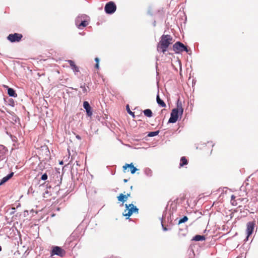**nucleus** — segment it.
<instances>
[{
  "label": "nucleus",
  "instance_id": "obj_35",
  "mask_svg": "<svg viewBox=\"0 0 258 258\" xmlns=\"http://www.w3.org/2000/svg\"><path fill=\"white\" fill-rule=\"evenodd\" d=\"M76 138H77V139H81V137H80L79 135H77V136H76Z\"/></svg>",
  "mask_w": 258,
  "mask_h": 258
},
{
  "label": "nucleus",
  "instance_id": "obj_4",
  "mask_svg": "<svg viewBox=\"0 0 258 258\" xmlns=\"http://www.w3.org/2000/svg\"><path fill=\"white\" fill-rule=\"evenodd\" d=\"M125 210L123 213V215L126 217V219H128L129 217L133 214L139 213V209L133 204L129 205L125 204Z\"/></svg>",
  "mask_w": 258,
  "mask_h": 258
},
{
  "label": "nucleus",
  "instance_id": "obj_28",
  "mask_svg": "<svg viewBox=\"0 0 258 258\" xmlns=\"http://www.w3.org/2000/svg\"><path fill=\"white\" fill-rule=\"evenodd\" d=\"M162 227L163 230L164 231H166L168 230V229L166 227L164 226V225L162 223Z\"/></svg>",
  "mask_w": 258,
  "mask_h": 258
},
{
  "label": "nucleus",
  "instance_id": "obj_27",
  "mask_svg": "<svg viewBox=\"0 0 258 258\" xmlns=\"http://www.w3.org/2000/svg\"><path fill=\"white\" fill-rule=\"evenodd\" d=\"M28 214H29L28 211H27V210L24 211V213H23L24 217H25L27 216L28 215Z\"/></svg>",
  "mask_w": 258,
  "mask_h": 258
},
{
  "label": "nucleus",
  "instance_id": "obj_1",
  "mask_svg": "<svg viewBox=\"0 0 258 258\" xmlns=\"http://www.w3.org/2000/svg\"><path fill=\"white\" fill-rule=\"evenodd\" d=\"M183 113V108L182 107V102L177 100V107L173 108L170 114V117L169 118L168 122V123H175L178 119L179 116H182Z\"/></svg>",
  "mask_w": 258,
  "mask_h": 258
},
{
  "label": "nucleus",
  "instance_id": "obj_8",
  "mask_svg": "<svg viewBox=\"0 0 258 258\" xmlns=\"http://www.w3.org/2000/svg\"><path fill=\"white\" fill-rule=\"evenodd\" d=\"M22 37V34L20 33H15L13 34H10L7 37V39L10 42L14 43L20 41Z\"/></svg>",
  "mask_w": 258,
  "mask_h": 258
},
{
  "label": "nucleus",
  "instance_id": "obj_2",
  "mask_svg": "<svg viewBox=\"0 0 258 258\" xmlns=\"http://www.w3.org/2000/svg\"><path fill=\"white\" fill-rule=\"evenodd\" d=\"M172 37L169 35H163L157 46V50L164 53L169 45L171 43Z\"/></svg>",
  "mask_w": 258,
  "mask_h": 258
},
{
  "label": "nucleus",
  "instance_id": "obj_26",
  "mask_svg": "<svg viewBox=\"0 0 258 258\" xmlns=\"http://www.w3.org/2000/svg\"><path fill=\"white\" fill-rule=\"evenodd\" d=\"M9 105L12 106H14L15 102H14V100L12 99H10Z\"/></svg>",
  "mask_w": 258,
  "mask_h": 258
},
{
  "label": "nucleus",
  "instance_id": "obj_41",
  "mask_svg": "<svg viewBox=\"0 0 258 258\" xmlns=\"http://www.w3.org/2000/svg\"><path fill=\"white\" fill-rule=\"evenodd\" d=\"M2 251V247H1V246L0 245V251Z\"/></svg>",
  "mask_w": 258,
  "mask_h": 258
},
{
  "label": "nucleus",
  "instance_id": "obj_10",
  "mask_svg": "<svg viewBox=\"0 0 258 258\" xmlns=\"http://www.w3.org/2000/svg\"><path fill=\"white\" fill-rule=\"evenodd\" d=\"M83 107L86 111V114L88 116L91 117L92 115V108L88 101H84L83 102Z\"/></svg>",
  "mask_w": 258,
  "mask_h": 258
},
{
  "label": "nucleus",
  "instance_id": "obj_32",
  "mask_svg": "<svg viewBox=\"0 0 258 258\" xmlns=\"http://www.w3.org/2000/svg\"><path fill=\"white\" fill-rule=\"evenodd\" d=\"M95 67L96 69H99V63H96Z\"/></svg>",
  "mask_w": 258,
  "mask_h": 258
},
{
  "label": "nucleus",
  "instance_id": "obj_40",
  "mask_svg": "<svg viewBox=\"0 0 258 258\" xmlns=\"http://www.w3.org/2000/svg\"><path fill=\"white\" fill-rule=\"evenodd\" d=\"M45 193L46 194H48V191L47 190V191H45Z\"/></svg>",
  "mask_w": 258,
  "mask_h": 258
},
{
  "label": "nucleus",
  "instance_id": "obj_39",
  "mask_svg": "<svg viewBox=\"0 0 258 258\" xmlns=\"http://www.w3.org/2000/svg\"><path fill=\"white\" fill-rule=\"evenodd\" d=\"M59 164H60V165L63 164V161H60V162H59Z\"/></svg>",
  "mask_w": 258,
  "mask_h": 258
},
{
  "label": "nucleus",
  "instance_id": "obj_14",
  "mask_svg": "<svg viewBox=\"0 0 258 258\" xmlns=\"http://www.w3.org/2000/svg\"><path fill=\"white\" fill-rule=\"evenodd\" d=\"M14 175V172H12L7 176L3 177L0 181V186L8 181Z\"/></svg>",
  "mask_w": 258,
  "mask_h": 258
},
{
  "label": "nucleus",
  "instance_id": "obj_42",
  "mask_svg": "<svg viewBox=\"0 0 258 258\" xmlns=\"http://www.w3.org/2000/svg\"><path fill=\"white\" fill-rule=\"evenodd\" d=\"M132 188H133V186H131V189H132Z\"/></svg>",
  "mask_w": 258,
  "mask_h": 258
},
{
  "label": "nucleus",
  "instance_id": "obj_17",
  "mask_svg": "<svg viewBox=\"0 0 258 258\" xmlns=\"http://www.w3.org/2000/svg\"><path fill=\"white\" fill-rule=\"evenodd\" d=\"M156 100H157V103L159 105H160L162 107H166V105L165 103L161 99H160L159 95L158 94L157 95Z\"/></svg>",
  "mask_w": 258,
  "mask_h": 258
},
{
  "label": "nucleus",
  "instance_id": "obj_38",
  "mask_svg": "<svg viewBox=\"0 0 258 258\" xmlns=\"http://www.w3.org/2000/svg\"><path fill=\"white\" fill-rule=\"evenodd\" d=\"M153 25H154V26H156V22L155 21L154 22Z\"/></svg>",
  "mask_w": 258,
  "mask_h": 258
},
{
  "label": "nucleus",
  "instance_id": "obj_22",
  "mask_svg": "<svg viewBox=\"0 0 258 258\" xmlns=\"http://www.w3.org/2000/svg\"><path fill=\"white\" fill-rule=\"evenodd\" d=\"M187 220H188L187 217L186 216H184L183 218H182L178 221V224L184 223V222H186Z\"/></svg>",
  "mask_w": 258,
  "mask_h": 258
},
{
  "label": "nucleus",
  "instance_id": "obj_34",
  "mask_svg": "<svg viewBox=\"0 0 258 258\" xmlns=\"http://www.w3.org/2000/svg\"><path fill=\"white\" fill-rule=\"evenodd\" d=\"M76 164L77 166H79L80 165L78 161H76Z\"/></svg>",
  "mask_w": 258,
  "mask_h": 258
},
{
  "label": "nucleus",
  "instance_id": "obj_9",
  "mask_svg": "<svg viewBox=\"0 0 258 258\" xmlns=\"http://www.w3.org/2000/svg\"><path fill=\"white\" fill-rule=\"evenodd\" d=\"M255 223L253 221L249 222L246 225V234L249 236L252 234L254 227Z\"/></svg>",
  "mask_w": 258,
  "mask_h": 258
},
{
  "label": "nucleus",
  "instance_id": "obj_37",
  "mask_svg": "<svg viewBox=\"0 0 258 258\" xmlns=\"http://www.w3.org/2000/svg\"><path fill=\"white\" fill-rule=\"evenodd\" d=\"M231 202H232V204L233 205H235L234 201H232Z\"/></svg>",
  "mask_w": 258,
  "mask_h": 258
},
{
  "label": "nucleus",
  "instance_id": "obj_36",
  "mask_svg": "<svg viewBox=\"0 0 258 258\" xmlns=\"http://www.w3.org/2000/svg\"><path fill=\"white\" fill-rule=\"evenodd\" d=\"M127 181H128V180H127V179H123V181H124V182H127Z\"/></svg>",
  "mask_w": 258,
  "mask_h": 258
},
{
  "label": "nucleus",
  "instance_id": "obj_5",
  "mask_svg": "<svg viewBox=\"0 0 258 258\" xmlns=\"http://www.w3.org/2000/svg\"><path fill=\"white\" fill-rule=\"evenodd\" d=\"M173 50L176 53H180L183 51L188 53L189 51L187 46L179 41H177L173 44Z\"/></svg>",
  "mask_w": 258,
  "mask_h": 258
},
{
  "label": "nucleus",
  "instance_id": "obj_3",
  "mask_svg": "<svg viewBox=\"0 0 258 258\" xmlns=\"http://www.w3.org/2000/svg\"><path fill=\"white\" fill-rule=\"evenodd\" d=\"M90 18L85 14L78 15L75 19V25L77 28L82 29L86 27L89 23Z\"/></svg>",
  "mask_w": 258,
  "mask_h": 258
},
{
  "label": "nucleus",
  "instance_id": "obj_19",
  "mask_svg": "<svg viewBox=\"0 0 258 258\" xmlns=\"http://www.w3.org/2000/svg\"><path fill=\"white\" fill-rule=\"evenodd\" d=\"M144 173L148 177H151L153 175V172L149 168H146L144 170Z\"/></svg>",
  "mask_w": 258,
  "mask_h": 258
},
{
  "label": "nucleus",
  "instance_id": "obj_33",
  "mask_svg": "<svg viewBox=\"0 0 258 258\" xmlns=\"http://www.w3.org/2000/svg\"><path fill=\"white\" fill-rule=\"evenodd\" d=\"M248 237L249 236H248V235H247L246 236V237L245 238V239H244V241L246 242L248 240Z\"/></svg>",
  "mask_w": 258,
  "mask_h": 258
},
{
  "label": "nucleus",
  "instance_id": "obj_25",
  "mask_svg": "<svg viewBox=\"0 0 258 258\" xmlns=\"http://www.w3.org/2000/svg\"><path fill=\"white\" fill-rule=\"evenodd\" d=\"M47 178H48L47 174L46 173H44V174L42 175L41 179L42 180H46L47 179Z\"/></svg>",
  "mask_w": 258,
  "mask_h": 258
},
{
  "label": "nucleus",
  "instance_id": "obj_11",
  "mask_svg": "<svg viewBox=\"0 0 258 258\" xmlns=\"http://www.w3.org/2000/svg\"><path fill=\"white\" fill-rule=\"evenodd\" d=\"M4 87L7 89V90H8V94L10 97H14V98L17 97V94L16 93L15 90L14 89L11 88H9L7 86H4Z\"/></svg>",
  "mask_w": 258,
  "mask_h": 258
},
{
  "label": "nucleus",
  "instance_id": "obj_16",
  "mask_svg": "<svg viewBox=\"0 0 258 258\" xmlns=\"http://www.w3.org/2000/svg\"><path fill=\"white\" fill-rule=\"evenodd\" d=\"M188 164V160L186 159L185 157L183 156L180 158L179 167H181L186 165Z\"/></svg>",
  "mask_w": 258,
  "mask_h": 258
},
{
  "label": "nucleus",
  "instance_id": "obj_21",
  "mask_svg": "<svg viewBox=\"0 0 258 258\" xmlns=\"http://www.w3.org/2000/svg\"><path fill=\"white\" fill-rule=\"evenodd\" d=\"M159 133V131H156L154 132H149L148 134V136L150 137H153L158 135Z\"/></svg>",
  "mask_w": 258,
  "mask_h": 258
},
{
  "label": "nucleus",
  "instance_id": "obj_12",
  "mask_svg": "<svg viewBox=\"0 0 258 258\" xmlns=\"http://www.w3.org/2000/svg\"><path fill=\"white\" fill-rule=\"evenodd\" d=\"M127 167L131 168V173L133 174H134L138 170L133 165V163L125 164V165L123 166V168L124 169H126Z\"/></svg>",
  "mask_w": 258,
  "mask_h": 258
},
{
  "label": "nucleus",
  "instance_id": "obj_20",
  "mask_svg": "<svg viewBox=\"0 0 258 258\" xmlns=\"http://www.w3.org/2000/svg\"><path fill=\"white\" fill-rule=\"evenodd\" d=\"M143 112L144 115L147 117H151L152 116L153 113L151 110L150 109H146L144 110Z\"/></svg>",
  "mask_w": 258,
  "mask_h": 258
},
{
  "label": "nucleus",
  "instance_id": "obj_6",
  "mask_svg": "<svg viewBox=\"0 0 258 258\" xmlns=\"http://www.w3.org/2000/svg\"><path fill=\"white\" fill-rule=\"evenodd\" d=\"M50 254L51 256L57 255L60 257H63L66 254V251L61 247L54 246L52 248Z\"/></svg>",
  "mask_w": 258,
  "mask_h": 258
},
{
  "label": "nucleus",
  "instance_id": "obj_18",
  "mask_svg": "<svg viewBox=\"0 0 258 258\" xmlns=\"http://www.w3.org/2000/svg\"><path fill=\"white\" fill-rule=\"evenodd\" d=\"M117 200L119 202H121L122 203V205H123V204L126 201L127 199L126 197H125V195H123V194H120L117 197Z\"/></svg>",
  "mask_w": 258,
  "mask_h": 258
},
{
  "label": "nucleus",
  "instance_id": "obj_29",
  "mask_svg": "<svg viewBox=\"0 0 258 258\" xmlns=\"http://www.w3.org/2000/svg\"><path fill=\"white\" fill-rule=\"evenodd\" d=\"M95 61H96V63H99V58L98 57H96L95 58Z\"/></svg>",
  "mask_w": 258,
  "mask_h": 258
},
{
  "label": "nucleus",
  "instance_id": "obj_31",
  "mask_svg": "<svg viewBox=\"0 0 258 258\" xmlns=\"http://www.w3.org/2000/svg\"><path fill=\"white\" fill-rule=\"evenodd\" d=\"M131 193H127L126 195H125V197H126V199H127L128 197H130Z\"/></svg>",
  "mask_w": 258,
  "mask_h": 258
},
{
  "label": "nucleus",
  "instance_id": "obj_15",
  "mask_svg": "<svg viewBox=\"0 0 258 258\" xmlns=\"http://www.w3.org/2000/svg\"><path fill=\"white\" fill-rule=\"evenodd\" d=\"M206 239L204 235H196L192 238V240L196 241H203Z\"/></svg>",
  "mask_w": 258,
  "mask_h": 258
},
{
  "label": "nucleus",
  "instance_id": "obj_24",
  "mask_svg": "<svg viewBox=\"0 0 258 258\" xmlns=\"http://www.w3.org/2000/svg\"><path fill=\"white\" fill-rule=\"evenodd\" d=\"M126 110H127V112L131 115H132L133 116H134L135 115H134V112H132L130 109V108H129V106L128 105H127L126 106Z\"/></svg>",
  "mask_w": 258,
  "mask_h": 258
},
{
  "label": "nucleus",
  "instance_id": "obj_23",
  "mask_svg": "<svg viewBox=\"0 0 258 258\" xmlns=\"http://www.w3.org/2000/svg\"><path fill=\"white\" fill-rule=\"evenodd\" d=\"M80 88L82 89L83 93L86 94L87 93V88L85 87V84L81 85Z\"/></svg>",
  "mask_w": 258,
  "mask_h": 258
},
{
  "label": "nucleus",
  "instance_id": "obj_30",
  "mask_svg": "<svg viewBox=\"0 0 258 258\" xmlns=\"http://www.w3.org/2000/svg\"><path fill=\"white\" fill-rule=\"evenodd\" d=\"M235 198V197L234 195H232L231 197V202L234 201Z\"/></svg>",
  "mask_w": 258,
  "mask_h": 258
},
{
  "label": "nucleus",
  "instance_id": "obj_7",
  "mask_svg": "<svg viewBox=\"0 0 258 258\" xmlns=\"http://www.w3.org/2000/svg\"><path fill=\"white\" fill-rule=\"evenodd\" d=\"M116 10V6L113 2H109L107 3L104 7V10L107 14H112Z\"/></svg>",
  "mask_w": 258,
  "mask_h": 258
},
{
  "label": "nucleus",
  "instance_id": "obj_13",
  "mask_svg": "<svg viewBox=\"0 0 258 258\" xmlns=\"http://www.w3.org/2000/svg\"><path fill=\"white\" fill-rule=\"evenodd\" d=\"M67 62L70 65V66L72 68V69L73 70L74 72L78 73L79 72V68L75 64L74 61H73L72 60H68Z\"/></svg>",
  "mask_w": 258,
  "mask_h": 258
}]
</instances>
